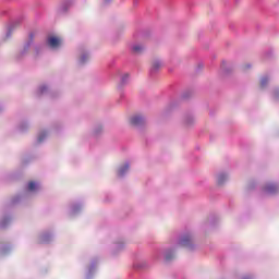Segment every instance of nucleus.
Here are the masks:
<instances>
[{
	"instance_id": "obj_1",
	"label": "nucleus",
	"mask_w": 279,
	"mask_h": 279,
	"mask_svg": "<svg viewBox=\"0 0 279 279\" xmlns=\"http://www.w3.org/2000/svg\"><path fill=\"white\" fill-rule=\"evenodd\" d=\"M178 247H184L187 252H195L197 245L195 244V235L191 231L181 233L178 238L172 240V244L165 246L155 253L156 260H165V263H171L175 260V254Z\"/></svg>"
},
{
	"instance_id": "obj_2",
	"label": "nucleus",
	"mask_w": 279,
	"mask_h": 279,
	"mask_svg": "<svg viewBox=\"0 0 279 279\" xmlns=\"http://www.w3.org/2000/svg\"><path fill=\"white\" fill-rule=\"evenodd\" d=\"M129 123L131 128L143 132L147 128V117L143 113H135L130 117Z\"/></svg>"
},
{
	"instance_id": "obj_3",
	"label": "nucleus",
	"mask_w": 279,
	"mask_h": 279,
	"mask_svg": "<svg viewBox=\"0 0 279 279\" xmlns=\"http://www.w3.org/2000/svg\"><path fill=\"white\" fill-rule=\"evenodd\" d=\"M46 47H48V49L51 51H60V49L64 47V39L59 36L48 35L46 37Z\"/></svg>"
},
{
	"instance_id": "obj_4",
	"label": "nucleus",
	"mask_w": 279,
	"mask_h": 279,
	"mask_svg": "<svg viewBox=\"0 0 279 279\" xmlns=\"http://www.w3.org/2000/svg\"><path fill=\"white\" fill-rule=\"evenodd\" d=\"M36 31H33L28 34L26 41L24 43L23 48L17 53V60H23L29 53V49H32V45H34V38H36Z\"/></svg>"
},
{
	"instance_id": "obj_5",
	"label": "nucleus",
	"mask_w": 279,
	"mask_h": 279,
	"mask_svg": "<svg viewBox=\"0 0 279 279\" xmlns=\"http://www.w3.org/2000/svg\"><path fill=\"white\" fill-rule=\"evenodd\" d=\"M90 61V51L86 47L78 48L77 65L85 66Z\"/></svg>"
},
{
	"instance_id": "obj_6",
	"label": "nucleus",
	"mask_w": 279,
	"mask_h": 279,
	"mask_svg": "<svg viewBox=\"0 0 279 279\" xmlns=\"http://www.w3.org/2000/svg\"><path fill=\"white\" fill-rule=\"evenodd\" d=\"M130 167H132V163L129 160L121 162L116 169L117 178H125L130 173Z\"/></svg>"
},
{
	"instance_id": "obj_7",
	"label": "nucleus",
	"mask_w": 279,
	"mask_h": 279,
	"mask_svg": "<svg viewBox=\"0 0 279 279\" xmlns=\"http://www.w3.org/2000/svg\"><path fill=\"white\" fill-rule=\"evenodd\" d=\"M36 97H53V93L51 92V85L47 83L40 84L35 90Z\"/></svg>"
},
{
	"instance_id": "obj_8",
	"label": "nucleus",
	"mask_w": 279,
	"mask_h": 279,
	"mask_svg": "<svg viewBox=\"0 0 279 279\" xmlns=\"http://www.w3.org/2000/svg\"><path fill=\"white\" fill-rule=\"evenodd\" d=\"M24 17L23 15L19 16L17 19H15L7 28V33L4 36V40H10V38H12V34H14V29H16V27H19V25H21V23H23Z\"/></svg>"
},
{
	"instance_id": "obj_9",
	"label": "nucleus",
	"mask_w": 279,
	"mask_h": 279,
	"mask_svg": "<svg viewBox=\"0 0 279 279\" xmlns=\"http://www.w3.org/2000/svg\"><path fill=\"white\" fill-rule=\"evenodd\" d=\"M263 192L266 195H278L279 184L274 182H268L263 186Z\"/></svg>"
},
{
	"instance_id": "obj_10",
	"label": "nucleus",
	"mask_w": 279,
	"mask_h": 279,
	"mask_svg": "<svg viewBox=\"0 0 279 279\" xmlns=\"http://www.w3.org/2000/svg\"><path fill=\"white\" fill-rule=\"evenodd\" d=\"M82 208H84V205L80 202H73L69 206V216L75 217V215H80L82 213Z\"/></svg>"
},
{
	"instance_id": "obj_11",
	"label": "nucleus",
	"mask_w": 279,
	"mask_h": 279,
	"mask_svg": "<svg viewBox=\"0 0 279 279\" xmlns=\"http://www.w3.org/2000/svg\"><path fill=\"white\" fill-rule=\"evenodd\" d=\"M125 240L124 239H118L113 242L112 246V254L113 256H117V254H120V252H123L125 250Z\"/></svg>"
},
{
	"instance_id": "obj_12",
	"label": "nucleus",
	"mask_w": 279,
	"mask_h": 279,
	"mask_svg": "<svg viewBox=\"0 0 279 279\" xmlns=\"http://www.w3.org/2000/svg\"><path fill=\"white\" fill-rule=\"evenodd\" d=\"M74 1L73 0H63L58 8V14H66L69 10L73 8Z\"/></svg>"
},
{
	"instance_id": "obj_13",
	"label": "nucleus",
	"mask_w": 279,
	"mask_h": 279,
	"mask_svg": "<svg viewBox=\"0 0 279 279\" xmlns=\"http://www.w3.org/2000/svg\"><path fill=\"white\" fill-rule=\"evenodd\" d=\"M230 180V174L226 171H220L216 173V184L217 186H225V184Z\"/></svg>"
},
{
	"instance_id": "obj_14",
	"label": "nucleus",
	"mask_w": 279,
	"mask_h": 279,
	"mask_svg": "<svg viewBox=\"0 0 279 279\" xmlns=\"http://www.w3.org/2000/svg\"><path fill=\"white\" fill-rule=\"evenodd\" d=\"M104 123H96L92 129V136H94V138H101V136H104Z\"/></svg>"
},
{
	"instance_id": "obj_15",
	"label": "nucleus",
	"mask_w": 279,
	"mask_h": 279,
	"mask_svg": "<svg viewBox=\"0 0 279 279\" xmlns=\"http://www.w3.org/2000/svg\"><path fill=\"white\" fill-rule=\"evenodd\" d=\"M53 241V232L44 231L38 235V243H51Z\"/></svg>"
},
{
	"instance_id": "obj_16",
	"label": "nucleus",
	"mask_w": 279,
	"mask_h": 279,
	"mask_svg": "<svg viewBox=\"0 0 279 279\" xmlns=\"http://www.w3.org/2000/svg\"><path fill=\"white\" fill-rule=\"evenodd\" d=\"M99 264V258H94L92 259L88 271L86 274V279H92L93 276L95 275V271H97V265Z\"/></svg>"
},
{
	"instance_id": "obj_17",
	"label": "nucleus",
	"mask_w": 279,
	"mask_h": 279,
	"mask_svg": "<svg viewBox=\"0 0 279 279\" xmlns=\"http://www.w3.org/2000/svg\"><path fill=\"white\" fill-rule=\"evenodd\" d=\"M162 60L160 59H153L151 66H150V75H156L160 69H162Z\"/></svg>"
},
{
	"instance_id": "obj_18",
	"label": "nucleus",
	"mask_w": 279,
	"mask_h": 279,
	"mask_svg": "<svg viewBox=\"0 0 279 279\" xmlns=\"http://www.w3.org/2000/svg\"><path fill=\"white\" fill-rule=\"evenodd\" d=\"M184 128H193L195 125V116L193 113H185L183 116Z\"/></svg>"
},
{
	"instance_id": "obj_19",
	"label": "nucleus",
	"mask_w": 279,
	"mask_h": 279,
	"mask_svg": "<svg viewBox=\"0 0 279 279\" xmlns=\"http://www.w3.org/2000/svg\"><path fill=\"white\" fill-rule=\"evenodd\" d=\"M145 46L144 44L141 43H135L131 45V51L132 53H134L135 56H141V53H143L145 51Z\"/></svg>"
},
{
	"instance_id": "obj_20",
	"label": "nucleus",
	"mask_w": 279,
	"mask_h": 279,
	"mask_svg": "<svg viewBox=\"0 0 279 279\" xmlns=\"http://www.w3.org/2000/svg\"><path fill=\"white\" fill-rule=\"evenodd\" d=\"M26 191L27 193H38V191H40V184L38 182L31 181L26 186Z\"/></svg>"
},
{
	"instance_id": "obj_21",
	"label": "nucleus",
	"mask_w": 279,
	"mask_h": 279,
	"mask_svg": "<svg viewBox=\"0 0 279 279\" xmlns=\"http://www.w3.org/2000/svg\"><path fill=\"white\" fill-rule=\"evenodd\" d=\"M133 267H134V269H137V271H141L143 269H147V267H149V264L145 259H137L133 264Z\"/></svg>"
},
{
	"instance_id": "obj_22",
	"label": "nucleus",
	"mask_w": 279,
	"mask_h": 279,
	"mask_svg": "<svg viewBox=\"0 0 279 279\" xmlns=\"http://www.w3.org/2000/svg\"><path fill=\"white\" fill-rule=\"evenodd\" d=\"M130 84V74L125 73L121 76L120 83L118 84L119 90H123L124 86H128Z\"/></svg>"
},
{
	"instance_id": "obj_23",
	"label": "nucleus",
	"mask_w": 279,
	"mask_h": 279,
	"mask_svg": "<svg viewBox=\"0 0 279 279\" xmlns=\"http://www.w3.org/2000/svg\"><path fill=\"white\" fill-rule=\"evenodd\" d=\"M220 71H221L222 75H230V73L232 71V65L226 61H222V63L220 65Z\"/></svg>"
},
{
	"instance_id": "obj_24",
	"label": "nucleus",
	"mask_w": 279,
	"mask_h": 279,
	"mask_svg": "<svg viewBox=\"0 0 279 279\" xmlns=\"http://www.w3.org/2000/svg\"><path fill=\"white\" fill-rule=\"evenodd\" d=\"M47 136H49V131L47 130L39 131L37 135V145H41L44 141H47Z\"/></svg>"
},
{
	"instance_id": "obj_25",
	"label": "nucleus",
	"mask_w": 279,
	"mask_h": 279,
	"mask_svg": "<svg viewBox=\"0 0 279 279\" xmlns=\"http://www.w3.org/2000/svg\"><path fill=\"white\" fill-rule=\"evenodd\" d=\"M9 223H12V216L10 215L2 216V218L0 219V228L2 229L8 228Z\"/></svg>"
},
{
	"instance_id": "obj_26",
	"label": "nucleus",
	"mask_w": 279,
	"mask_h": 279,
	"mask_svg": "<svg viewBox=\"0 0 279 279\" xmlns=\"http://www.w3.org/2000/svg\"><path fill=\"white\" fill-rule=\"evenodd\" d=\"M178 104L175 101L170 102L163 110H162V117H168V114H171L173 111V108H175Z\"/></svg>"
},
{
	"instance_id": "obj_27",
	"label": "nucleus",
	"mask_w": 279,
	"mask_h": 279,
	"mask_svg": "<svg viewBox=\"0 0 279 279\" xmlns=\"http://www.w3.org/2000/svg\"><path fill=\"white\" fill-rule=\"evenodd\" d=\"M17 130L20 132H27V130H29V121L27 120H22L19 124H17Z\"/></svg>"
},
{
	"instance_id": "obj_28",
	"label": "nucleus",
	"mask_w": 279,
	"mask_h": 279,
	"mask_svg": "<svg viewBox=\"0 0 279 279\" xmlns=\"http://www.w3.org/2000/svg\"><path fill=\"white\" fill-rule=\"evenodd\" d=\"M10 246L5 245V244H0V256H5L8 254H10Z\"/></svg>"
},
{
	"instance_id": "obj_29",
	"label": "nucleus",
	"mask_w": 279,
	"mask_h": 279,
	"mask_svg": "<svg viewBox=\"0 0 279 279\" xmlns=\"http://www.w3.org/2000/svg\"><path fill=\"white\" fill-rule=\"evenodd\" d=\"M23 199H24V196H23V195H15V196L11 199V206H16V204H21Z\"/></svg>"
},
{
	"instance_id": "obj_30",
	"label": "nucleus",
	"mask_w": 279,
	"mask_h": 279,
	"mask_svg": "<svg viewBox=\"0 0 279 279\" xmlns=\"http://www.w3.org/2000/svg\"><path fill=\"white\" fill-rule=\"evenodd\" d=\"M192 97H193V90L191 89H187L182 94V99H191Z\"/></svg>"
},
{
	"instance_id": "obj_31",
	"label": "nucleus",
	"mask_w": 279,
	"mask_h": 279,
	"mask_svg": "<svg viewBox=\"0 0 279 279\" xmlns=\"http://www.w3.org/2000/svg\"><path fill=\"white\" fill-rule=\"evenodd\" d=\"M269 84V76H263L260 78V88H265Z\"/></svg>"
},
{
	"instance_id": "obj_32",
	"label": "nucleus",
	"mask_w": 279,
	"mask_h": 279,
	"mask_svg": "<svg viewBox=\"0 0 279 279\" xmlns=\"http://www.w3.org/2000/svg\"><path fill=\"white\" fill-rule=\"evenodd\" d=\"M272 99H275V101H279V87H276L272 90Z\"/></svg>"
},
{
	"instance_id": "obj_33",
	"label": "nucleus",
	"mask_w": 279,
	"mask_h": 279,
	"mask_svg": "<svg viewBox=\"0 0 279 279\" xmlns=\"http://www.w3.org/2000/svg\"><path fill=\"white\" fill-rule=\"evenodd\" d=\"M35 56H40V46H34Z\"/></svg>"
},
{
	"instance_id": "obj_34",
	"label": "nucleus",
	"mask_w": 279,
	"mask_h": 279,
	"mask_svg": "<svg viewBox=\"0 0 279 279\" xmlns=\"http://www.w3.org/2000/svg\"><path fill=\"white\" fill-rule=\"evenodd\" d=\"M252 66V63H245L242 69L243 71H248V69Z\"/></svg>"
},
{
	"instance_id": "obj_35",
	"label": "nucleus",
	"mask_w": 279,
	"mask_h": 279,
	"mask_svg": "<svg viewBox=\"0 0 279 279\" xmlns=\"http://www.w3.org/2000/svg\"><path fill=\"white\" fill-rule=\"evenodd\" d=\"M102 5H110L112 3V0H101Z\"/></svg>"
},
{
	"instance_id": "obj_36",
	"label": "nucleus",
	"mask_w": 279,
	"mask_h": 279,
	"mask_svg": "<svg viewBox=\"0 0 279 279\" xmlns=\"http://www.w3.org/2000/svg\"><path fill=\"white\" fill-rule=\"evenodd\" d=\"M242 279H254L252 276H244Z\"/></svg>"
},
{
	"instance_id": "obj_37",
	"label": "nucleus",
	"mask_w": 279,
	"mask_h": 279,
	"mask_svg": "<svg viewBox=\"0 0 279 279\" xmlns=\"http://www.w3.org/2000/svg\"><path fill=\"white\" fill-rule=\"evenodd\" d=\"M133 5H138V0H133Z\"/></svg>"
},
{
	"instance_id": "obj_38",
	"label": "nucleus",
	"mask_w": 279,
	"mask_h": 279,
	"mask_svg": "<svg viewBox=\"0 0 279 279\" xmlns=\"http://www.w3.org/2000/svg\"><path fill=\"white\" fill-rule=\"evenodd\" d=\"M198 69H204V64L199 63Z\"/></svg>"
},
{
	"instance_id": "obj_39",
	"label": "nucleus",
	"mask_w": 279,
	"mask_h": 279,
	"mask_svg": "<svg viewBox=\"0 0 279 279\" xmlns=\"http://www.w3.org/2000/svg\"><path fill=\"white\" fill-rule=\"evenodd\" d=\"M266 56L269 58L271 56V51L267 52Z\"/></svg>"
},
{
	"instance_id": "obj_40",
	"label": "nucleus",
	"mask_w": 279,
	"mask_h": 279,
	"mask_svg": "<svg viewBox=\"0 0 279 279\" xmlns=\"http://www.w3.org/2000/svg\"><path fill=\"white\" fill-rule=\"evenodd\" d=\"M0 112H3V106L0 105Z\"/></svg>"
},
{
	"instance_id": "obj_41",
	"label": "nucleus",
	"mask_w": 279,
	"mask_h": 279,
	"mask_svg": "<svg viewBox=\"0 0 279 279\" xmlns=\"http://www.w3.org/2000/svg\"><path fill=\"white\" fill-rule=\"evenodd\" d=\"M120 98L123 99V93L120 94Z\"/></svg>"
},
{
	"instance_id": "obj_42",
	"label": "nucleus",
	"mask_w": 279,
	"mask_h": 279,
	"mask_svg": "<svg viewBox=\"0 0 279 279\" xmlns=\"http://www.w3.org/2000/svg\"><path fill=\"white\" fill-rule=\"evenodd\" d=\"M250 189H254V185L251 184V185H250Z\"/></svg>"
}]
</instances>
